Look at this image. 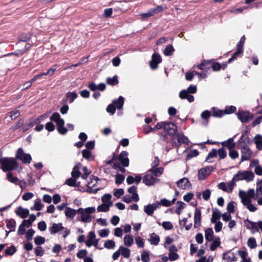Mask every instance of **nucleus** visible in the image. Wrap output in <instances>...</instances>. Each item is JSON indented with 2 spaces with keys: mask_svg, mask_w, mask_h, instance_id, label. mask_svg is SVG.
Here are the masks:
<instances>
[{
  "mask_svg": "<svg viewBox=\"0 0 262 262\" xmlns=\"http://www.w3.org/2000/svg\"><path fill=\"white\" fill-rule=\"evenodd\" d=\"M113 205V203H110V204L103 203L102 204L98 206L97 210L98 212H105L108 211L110 210V208Z\"/></svg>",
  "mask_w": 262,
  "mask_h": 262,
  "instance_id": "obj_26",
  "label": "nucleus"
},
{
  "mask_svg": "<svg viewBox=\"0 0 262 262\" xmlns=\"http://www.w3.org/2000/svg\"><path fill=\"white\" fill-rule=\"evenodd\" d=\"M162 61L161 56L157 54H154L152 56L151 60L150 62V66L151 69H155L157 68L158 64Z\"/></svg>",
  "mask_w": 262,
  "mask_h": 262,
  "instance_id": "obj_16",
  "label": "nucleus"
},
{
  "mask_svg": "<svg viewBox=\"0 0 262 262\" xmlns=\"http://www.w3.org/2000/svg\"><path fill=\"white\" fill-rule=\"evenodd\" d=\"M143 181L146 185L151 186L159 183L160 180L154 175L152 171L149 170L143 177Z\"/></svg>",
  "mask_w": 262,
  "mask_h": 262,
  "instance_id": "obj_7",
  "label": "nucleus"
},
{
  "mask_svg": "<svg viewBox=\"0 0 262 262\" xmlns=\"http://www.w3.org/2000/svg\"><path fill=\"white\" fill-rule=\"evenodd\" d=\"M33 196H34V194L33 193L26 192L23 195L22 199L23 200L27 201L31 199Z\"/></svg>",
  "mask_w": 262,
  "mask_h": 262,
  "instance_id": "obj_63",
  "label": "nucleus"
},
{
  "mask_svg": "<svg viewBox=\"0 0 262 262\" xmlns=\"http://www.w3.org/2000/svg\"><path fill=\"white\" fill-rule=\"evenodd\" d=\"M135 242L138 247L143 248L144 246V240L140 236H136L135 237Z\"/></svg>",
  "mask_w": 262,
  "mask_h": 262,
  "instance_id": "obj_46",
  "label": "nucleus"
},
{
  "mask_svg": "<svg viewBox=\"0 0 262 262\" xmlns=\"http://www.w3.org/2000/svg\"><path fill=\"white\" fill-rule=\"evenodd\" d=\"M80 174V172L79 170V168L77 166H76L74 167L73 171H72V178L74 179H77L79 178Z\"/></svg>",
  "mask_w": 262,
  "mask_h": 262,
  "instance_id": "obj_51",
  "label": "nucleus"
},
{
  "mask_svg": "<svg viewBox=\"0 0 262 262\" xmlns=\"http://www.w3.org/2000/svg\"><path fill=\"white\" fill-rule=\"evenodd\" d=\"M227 212L233 213L235 211V202L231 201L227 204Z\"/></svg>",
  "mask_w": 262,
  "mask_h": 262,
  "instance_id": "obj_49",
  "label": "nucleus"
},
{
  "mask_svg": "<svg viewBox=\"0 0 262 262\" xmlns=\"http://www.w3.org/2000/svg\"><path fill=\"white\" fill-rule=\"evenodd\" d=\"M248 247L251 249H254L256 248L257 244L255 239L253 237H250L247 242Z\"/></svg>",
  "mask_w": 262,
  "mask_h": 262,
  "instance_id": "obj_45",
  "label": "nucleus"
},
{
  "mask_svg": "<svg viewBox=\"0 0 262 262\" xmlns=\"http://www.w3.org/2000/svg\"><path fill=\"white\" fill-rule=\"evenodd\" d=\"M255 195V190L253 189H249L247 191L239 190L238 196L243 205L251 212H255L257 210V207L252 203V199Z\"/></svg>",
  "mask_w": 262,
  "mask_h": 262,
  "instance_id": "obj_1",
  "label": "nucleus"
},
{
  "mask_svg": "<svg viewBox=\"0 0 262 262\" xmlns=\"http://www.w3.org/2000/svg\"><path fill=\"white\" fill-rule=\"evenodd\" d=\"M178 187L184 190L189 189L191 188V184L187 178H183L178 181L177 183Z\"/></svg>",
  "mask_w": 262,
  "mask_h": 262,
  "instance_id": "obj_12",
  "label": "nucleus"
},
{
  "mask_svg": "<svg viewBox=\"0 0 262 262\" xmlns=\"http://www.w3.org/2000/svg\"><path fill=\"white\" fill-rule=\"evenodd\" d=\"M229 155L232 159H235L238 157V152L234 149L229 150Z\"/></svg>",
  "mask_w": 262,
  "mask_h": 262,
  "instance_id": "obj_59",
  "label": "nucleus"
},
{
  "mask_svg": "<svg viewBox=\"0 0 262 262\" xmlns=\"http://www.w3.org/2000/svg\"><path fill=\"white\" fill-rule=\"evenodd\" d=\"M0 168L4 171H10L14 169L17 166V162L13 158H1Z\"/></svg>",
  "mask_w": 262,
  "mask_h": 262,
  "instance_id": "obj_3",
  "label": "nucleus"
},
{
  "mask_svg": "<svg viewBox=\"0 0 262 262\" xmlns=\"http://www.w3.org/2000/svg\"><path fill=\"white\" fill-rule=\"evenodd\" d=\"M16 158L24 163H30L32 160L30 155L25 153L22 148L18 149L16 154Z\"/></svg>",
  "mask_w": 262,
  "mask_h": 262,
  "instance_id": "obj_9",
  "label": "nucleus"
},
{
  "mask_svg": "<svg viewBox=\"0 0 262 262\" xmlns=\"http://www.w3.org/2000/svg\"><path fill=\"white\" fill-rule=\"evenodd\" d=\"M254 178V173L250 170H239L233 178L235 182L238 181L245 180L247 182H250L253 180Z\"/></svg>",
  "mask_w": 262,
  "mask_h": 262,
  "instance_id": "obj_4",
  "label": "nucleus"
},
{
  "mask_svg": "<svg viewBox=\"0 0 262 262\" xmlns=\"http://www.w3.org/2000/svg\"><path fill=\"white\" fill-rule=\"evenodd\" d=\"M174 48L172 45H169L165 48L164 51V54L166 56H169L172 55L174 52Z\"/></svg>",
  "mask_w": 262,
  "mask_h": 262,
  "instance_id": "obj_43",
  "label": "nucleus"
},
{
  "mask_svg": "<svg viewBox=\"0 0 262 262\" xmlns=\"http://www.w3.org/2000/svg\"><path fill=\"white\" fill-rule=\"evenodd\" d=\"M82 155L83 158L92 160L94 159L93 156L92 155V152L88 150L84 149L82 151Z\"/></svg>",
  "mask_w": 262,
  "mask_h": 262,
  "instance_id": "obj_42",
  "label": "nucleus"
},
{
  "mask_svg": "<svg viewBox=\"0 0 262 262\" xmlns=\"http://www.w3.org/2000/svg\"><path fill=\"white\" fill-rule=\"evenodd\" d=\"M221 144L223 146L226 147L229 150L234 149L235 146V143L234 142L233 138L222 142Z\"/></svg>",
  "mask_w": 262,
  "mask_h": 262,
  "instance_id": "obj_25",
  "label": "nucleus"
},
{
  "mask_svg": "<svg viewBox=\"0 0 262 262\" xmlns=\"http://www.w3.org/2000/svg\"><path fill=\"white\" fill-rule=\"evenodd\" d=\"M109 232V229H104L99 230L98 231V234L101 237H106L108 235Z\"/></svg>",
  "mask_w": 262,
  "mask_h": 262,
  "instance_id": "obj_61",
  "label": "nucleus"
},
{
  "mask_svg": "<svg viewBox=\"0 0 262 262\" xmlns=\"http://www.w3.org/2000/svg\"><path fill=\"white\" fill-rule=\"evenodd\" d=\"M120 254L125 258H128L130 256V250L123 246H120L119 248Z\"/></svg>",
  "mask_w": 262,
  "mask_h": 262,
  "instance_id": "obj_37",
  "label": "nucleus"
},
{
  "mask_svg": "<svg viewBox=\"0 0 262 262\" xmlns=\"http://www.w3.org/2000/svg\"><path fill=\"white\" fill-rule=\"evenodd\" d=\"M243 52V50L237 49V51L233 54V56L228 60L227 63H230L235 59L237 57L241 55Z\"/></svg>",
  "mask_w": 262,
  "mask_h": 262,
  "instance_id": "obj_48",
  "label": "nucleus"
},
{
  "mask_svg": "<svg viewBox=\"0 0 262 262\" xmlns=\"http://www.w3.org/2000/svg\"><path fill=\"white\" fill-rule=\"evenodd\" d=\"M213 231L211 228H207L205 232V236L206 241L211 242L212 241Z\"/></svg>",
  "mask_w": 262,
  "mask_h": 262,
  "instance_id": "obj_38",
  "label": "nucleus"
},
{
  "mask_svg": "<svg viewBox=\"0 0 262 262\" xmlns=\"http://www.w3.org/2000/svg\"><path fill=\"white\" fill-rule=\"evenodd\" d=\"M224 258L227 260L228 262L236 261L237 260L236 257L234 254L232 253L226 254L224 255Z\"/></svg>",
  "mask_w": 262,
  "mask_h": 262,
  "instance_id": "obj_39",
  "label": "nucleus"
},
{
  "mask_svg": "<svg viewBox=\"0 0 262 262\" xmlns=\"http://www.w3.org/2000/svg\"><path fill=\"white\" fill-rule=\"evenodd\" d=\"M112 195L110 194H105L101 198V201L104 203H112L111 201Z\"/></svg>",
  "mask_w": 262,
  "mask_h": 262,
  "instance_id": "obj_50",
  "label": "nucleus"
},
{
  "mask_svg": "<svg viewBox=\"0 0 262 262\" xmlns=\"http://www.w3.org/2000/svg\"><path fill=\"white\" fill-rule=\"evenodd\" d=\"M88 238L85 242L86 246L88 247L94 245L97 246L98 243V240L96 238V235L94 232H89L88 236Z\"/></svg>",
  "mask_w": 262,
  "mask_h": 262,
  "instance_id": "obj_13",
  "label": "nucleus"
},
{
  "mask_svg": "<svg viewBox=\"0 0 262 262\" xmlns=\"http://www.w3.org/2000/svg\"><path fill=\"white\" fill-rule=\"evenodd\" d=\"M66 184H67L68 185L70 186H80V183L77 182L76 179H74L73 178L68 179L66 182Z\"/></svg>",
  "mask_w": 262,
  "mask_h": 262,
  "instance_id": "obj_47",
  "label": "nucleus"
},
{
  "mask_svg": "<svg viewBox=\"0 0 262 262\" xmlns=\"http://www.w3.org/2000/svg\"><path fill=\"white\" fill-rule=\"evenodd\" d=\"M128 152L124 151L121 152L118 157V159L121 164L125 167L129 165V159L127 158Z\"/></svg>",
  "mask_w": 262,
  "mask_h": 262,
  "instance_id": "obj_18",
  "label": "nucleus"
},
{
  "mask_svg": "<svg viewBox=\"0 0 262 262\" xmlns=\"http://www.w3.org/2000/svg\"><path fill=\"white\" fill-rule=\"evenodd\" d=\"M16 214L23 219H25L29 214V210L28 209L23 208L21 206H19L16 211Z\"/></svg>",
  "mask_w": 262,
  "mask_h": 262,
  "instance_id": "obj_24",
  "label": "nucleus"
},
{
  "mask_svg": "<svg viewBox=\"0 0 262 262\" xmlns=\"http://www.w3.org/2000/svg\"><path fill=\"white\" fill-rule=\"evenodd\" d=\"M196 92V87L195 85L189 86L187 90H184L180 92L179 97L181 99H187L189 102L194 101V97L189 94H194Z\"/></svg>",
  "mask_w": 262,
  "mask_h": 262,
  "instance_id": "obj_6",
  "label": "nucleus"
},
{
  "mask_svg": "<svg viewBox=\"0 0 262 262\" xmlns=\"http://www.w3.org/2000/svg\"><path fill=\"white\" fill-rule=\"evenodd\" d=\"M239 148L242 149L241 161L249 160L252 154L251 150L248 147L243 145H239Z\"/></svg>",
  "mask_w": 262,
  "mask_h": 262,
  "instance_id": "obj_11",
  "label": "nucleus"
},
{
  "mask_svg": "<svg viewBox=\"0 0 262 262\" xmlns=\"http://www.w3.org/2000/svg\"><path fill=\"white\" fill-rule=\"evenodd\" d=\"M67 97L70 99V102L72 103L77 97V94L75 92H69L67 94Z\"/></svg>",
  "mask_w": 262,
  "mask_h": 262,
  "instance_id": "obj_52",
  "label": "nucleus"
},
{
  "mask_svg": "<svg viewBox=\"0 0 262 262\" xmlns=\"http://www.w3.org/2000/svg\"><path fill=\"white\" fill-rule=\"evenodd\" d=\"M222 216L221 212L217 209H214L212 211V216L211 219V223L218 222Z\"/></svg>",
  "mask_w": 262,
  "mask_h": 262,
  "instance_id": "obj_27",
  "label": "nucleus"
},
{
  "mask_svg": "<svg viewBox=\"0 0 262 262\" xmlns=\"http://www.w3.org/2000/svg\"><path fill=\"white\" fill-rule=\"evenodd\" d=\"M64 228L62 226L61 223H54L49 228V230L52 234H55L58 232L63 230Z\"/></svg>",
  "mask_w": 262,
  "mask_h": 262,
  "instance_id": "obj_20",
  "label": "nucleus"
},
{
  "mask_svg": "<svg viewBox=\"0 0 262 262\" xmlns=\"http://www.w3.org/2000/svg\"><path fill=\"white\" fill-rule=\"evenodd\" d=\"M124 245L127 247H131L134 243L133 237L129 235H125L123 238Z\"/></svg>",
  "mask_w": 262,
  "mask_h": 262,
  "instance_id": "obj_32",
  "label": "nucleus"
},
{
  "mask_svg": "<svg viewBox=\"0 0 262 262\" xmlns=\"http://www.w3.org/2000/svg\"><path fill=\"white\" fill-rule=\"evenodd\" d=\"M142 179V177L140 175H137L134 178L133 176H128L126 179V182L128 184H132L135 182L136 183H139Z\"/></svg>",
  "mask_w": 262,
  "mask_h": 262,
  "instance_id": "obj_30",
  "label": "nucleus"
},
{
  "mask_svg": "<svg viewBox=\"0 0 262 262\" xmlns=\"http://www.w3.org/2000/svg\"><path fill=\"white\" fill-rule=\"evenodd\" d=\"M64 213L67 217L73 219L76 215V213H77V210H76L70 207H66Z\"/></svg>",
  "mask_w": 262,
  "mask_h": 262,
  "instance_id": "obj_28",
  "label": "nucleus"
},
{
  "mask_svg": "<svg viewBox=\"0 0 262 262\" xmlns=\"http://www.w3.org/2000/svg\"><path fill=\"white\" fill-rule=\"evenodd\" d=\"M107 82L111 85H116L118 83L117 76H115L113 78H108Z\"/></svg>",
  "mask_w": 262,
  "mask_h": 262,
  "instance_id": "obj_57",
  "label": "nucleus"
},
{
  "mask_svg": "<svg viewBox=\"0 0 262 262\" xmlns=\"http://www.w3.org/2000/svg\"><path fill=\"white\" fill-rule=\"evenodd\" d=\"M159 225H161L162 227L166 230H171L173 228L172 224L169 221L163 222L162 224L158 223Z\"/></svg>",
  "mask_w": 262,
  "mask_h": 262,
  "instance_id": "obj_41",
  "label": "nucleus"
},
{
  "mask_svg": "<svg viewBox=\"0 0 262 262\" xmlns=\"http://www.w3.org/2000/svg\"><path fill=\"white\" fill-rule=\"evenodd\" d=\"M237 253L242 259L241 262H252L250 257L248 256V252L246 250H239Z\"/></svg>",
  "mask_w": 262,
  "mask_h": 262,
  "instance_id": "obj_22",
  "label": "nucleus"
},
{
  "mask_svg": "<svg viewBox=\"0 0 262 262\" xmlns=\"http://www.w3.org/2000/svg\"><path fill=\"white\" fill-rule=\"evenodd\" d=\"M98 182V178L96 177H93L91 178V180L90 182H88L87 183V186L88 188L86 190V191L89 192H93L96 193L99 189V188H93L95 186H96Z\"/></svg>",
  "mask_w": 262,
  "mask_h": 262,
  "instance_id": "obj_14",
  "label": "nucleus"
},
{
  "mask_svg": "<svg viewBox=\"0 0 262 262\" xmlns=\"http://www.w3.org/2000/svg\"><path fill=\"white\" fill-rule=\"evenodd\" d=\"M43 204H42L40 199H37L34 201V205L30 208L31 210H40L43 207Z\"/></svg>",
  "mask_w": 262,
  "mask_h": 262,
  "instance_id": "obj_31",
  "label": "nucleus"
},
{
  "mask_svg": "<svg viewBox=\"0 0 262 262\" xmlns=\"http://www.w3.org/2000/svg\"><path fill=\"white\" fill-rule=\"evenodd\" d=\"M160 206L159 203L157 202L152 204H148L144 207V212L148 215H151L154 211Z\"/></svg>",
  "mask_w": 262,
  "mask_h": 262,
  "instance_id": "obj_15",
  "label": "nucleus"
},
{
  "mask_svg": "<svg viewBox=\"0 0 262 262\" xmlns=\"http://www.w3.org/2000/svg\"><path fill=\"white\" fill-rule=\"evenodd\" d=\"M176 138L178 143L180 144H187L189 142L188 139L182 134H178L176 136Z\"/></svg>",
  "mask_w": 262,
  "mask_h": 262,
  "instance_id": "obj_40",
  "label": "nucleus"
},
{
  "mask_svg": "<svg viewBox=\"0 0 262 262\" xmlns=\"http://www.w3.org/2000/svg\"><path fill=\"white\" fill-rule=\"evenodd\" d=\"M169 259L170 261H174L179 258V256L177 252H169L168 254Z\"/></svg>",
  "mask_w": 262,
  "mask_h": 262,
  "instance_id": "obj_60",
  "label": "nucleus"
},
{
  "mask_svg": "<svg viewBox=\"0 0 262 262\" xmlns=\"http://www.w3.org/2000/svg\"><path fill=\"white\" fill-rule=\"evenodd\" d=\"M235 185V182L232 179L231 181H229L226 183L224 182L219 183L218 185V188L227 193H231L233 191Z\"/></svg>",
  "mask_w": 262,
  "mask_h": 262,
  "instance_id": "obj_8",
  "label": "nucleus"
},
{
  "mask_svg": "<svg viewBox=\"0 0 262 262\" xmlns=\"http://www.w3.org/2000/svg\"><path fill=\"white\" fill-rule=\"evenodd\" d=\"M238 119L242 122H247L251 120L253 116L249 112L240 111L237 113Z\"/></svg>",
  "mask_w": 262,
  "mask_h": 262,
  "instance_id": "obj_10",
  "label": "nucleus"
},
{
  "mask_svg": "<svg viewBox=\"0 0 262 262\" xmlns=\"http://www.w3.org/2000/svg\"><path fill=\"white\" fill-rule=\"evenodd\" d=\"M124 194V190L122 188L114 190V195L117 198H119Z\"/></svg>",
  "mask_w": 262,
  "mask_h": 262,
  "instance_id": "obj_58",
  "label": "nucleus"
},
{
  "mask_svg": "<svg viewBox=\"0 0 262 262\" xmlns=\"http://www.w3.org/2000/svg\"><path fill=\"white\" fill-rule=\"evenodd\" d=\"M50 119L56 123L59 133L63 135L67 132V129L64 127V121L60 118V115L58 113L53 114Z\"/></svg>",
  "mask_w": 262,
  "mask_h": 262,
  "instance_id": "obj_5",
  "label": "nucleus"
},
{
  "mask_svg": "<svg viewBox=\"0 0 262 262\" xmlns=\"http://www.w3.org/2000/svg\"><path fill=\"white\" fill-rule=\"evenodd\" d=\"M113 103L118 109H121L124 103V98L122 96H120L117 100L113 101Z\"/></svg>",
  "mask_w": 262,
  "mask_h": 262,
  "instance_id": "obj_35",
  "label": "nucleus"
},
{
  "mask_svg": "<svg viewBox=\"0 0 262 262\" xmlns=\"http://www.w3.org/2000/svg\"><path fill=\"white\" fill-rule=\"evenodd\" d=\"M34 242L36 245H40L45 243V238L40 236H37L34 239Z\"/></svg>",
  "mask_w": 262,
  "mask_h": 262,
  "instance_id": "obj_56",
  "label": "nucleus"
},
{
  "mask_svg": "<svg viewBox=\"0 0 262 262\" xmlns=\"http://www.w3.org/2000/svg\"><path fill=\"white\" fill-rule=\"evenodd\" d=\"M120 221V218L117 215H113L111 219L110 222L114 226H116L118 224Z\"/></svg>",
  "mask_w": 262,
  "mask_h": 262,
  "instance_id": "obj_64",
  "label": "nucleus"
},
{
  "mask_svg": "<svg viewBox=\"0 0 262 262\" xmlns=\"http://www.w3.org/2000/svg\"><path fill=\"white\" fill-rule=\"evenodd\" d=\"M104 247L107 249H113L115 246V243L114 241L112 240H107L104 243Z\"/></svg>",
  "mask_w": 262,
  "mask_h": 262,
  "instance_id": "obj_54",
  "label": "nucleus"
},
{
  "mask_svg": "<svg viewBox=\"0 0 262 262\" xmlns=\"http://www.w3.org/2000/svg\"><path fill=\"white\" fill-rule=\"evenodd\" d=\"M141 258L142 262H149L150 256L149 253L146 251H144L141 255Z\"/></svg>",
  "mask_w": 262,
  "mask_h": 262,
  "instance_id": "obj_44",
  "label": "nucleus"
},
{
  "mask_svg": "<svg viewBox=\"0 0 262 262\" xmlns=\"http://www.w3.org/2000/svg\"><path fill=\"white\" fill-rule=\"evenodd\" d=\"M164 130L170 135H174L177 130L176 126L171 122H165Z\"/></svg>",
  "mask_w": 262,
  "mask_h": 262,
  "instance_id": "obj_17",
  "label": "nucleus"
},
{
  "mask_svg": "<svg viewBox=\"0 0 262 262\" xmlns=\"http://www.w3.org/2000/svg\"><path fill=\"white\" fill-rule=\"evenodd\" d=\"M186 206V204L183 202L178 201L176 205V212L180 215L183 209Z\"/></svg>",
  "mask_w": 262,
  "mask_h": 262,
  "instance_id": "obj_34",
  "label": "nucleus"
},
{
  "mask_svg": "<svg viewBox=\"0 0 262 262\" xmlns=\"http://www.w3.org/2000/svg\"><path fill=\"white\" fill-rule=\"evenodd\" d=\"M136 187L134 186H131L127 189L128 192L133 194V200L136 202L139 200L138 194L136 193Z\"/></svg>",
  "mask_w": 262,
  "mask_h": 262,
  "instance_id": "obj_29",
  "label": "nucleus"
},
{
  "mask_svg": "<svg viewBox=\"0 0 262 262\" xmlns=\"http://www.w3.org/2000/svg\"><path fill=\"white\" fill-rule=\"evenodd\" d=\"M96 211L94 207H89L85 208H80L77 210V213L80 214L81 221L83 223H90L93 220L92 214Z\"/></svg>",
  "mask_w": 262,
  "mask_h": 262,
  "instance_id": "obj_2",
  "label": "nucleus"
},
{
  "mask_svg": "<svg viewBox=\"0 0 262 262\" xmlns=\"http://www.w3.org/2000/svg\"><path fill=\"white\" fill-rule=\"evenodd\" d=\"M254 143L256 144L257 149L259 150L262 149V136L260 135H257L254 138Z\"/></svg>",
  "mask_w": 262,
  "mask_h": 262,
  "instance_id": "obj_33",
  "label": "nucleus"
},
{
  "mask_svg": "<svg viewBox=\"0 0 262 262\" xmlns=\"http://www.w3.org/2000/svg\"><path fill=\"white\" fill-rule=\"evenodd\" d=\"M221 245L220 238L219 237H215L210 246L211 251H214Z\"/></svg>",
  "mask_w": 262,
  "mask_h": 262,
  "instance_id": "obj_36",
  "label": "nucleus"
},
{
  "mask_svg": "<svg viewBox=\"0 0 262 262\" xmlns=\"http://www.w3.org/2000/svg\"><path fill=\"white\" fill-rule=\"evenodd\" d=\"M154 15L151 10H149L147 12L141 14V18L142 20H146L148 18Z\"/></svg>",
  "mask_w": 262,
  "mask_h": 262,
  "instance_id": "obj_55",
  "label": "nucleus"
},
{
  "mask_svg": "<svg viewBox=\"0 0 262 262\" xmlns=\"http://www.w3.org/2000/svg\"><path fill=\"white\" fill-rule=\"evenodd\" d=\"M217 154L219 155L221 159H224L227 155V152L223 148H220L217 150Z\"/></svg>",
  "mask_w": 262,
  "mask_h": 262,
  "instance_id": "obj_62",
  "label": "nucleus"
},
{
  "mask_svg": "<svg viewBox=\"0 0 262 262\" xmlns=\"http://www.w3.org/2000/svg\"><path fill=\"white\" fill-rule=\"evenodd\" d=\"M211 171L210 167H206L201 169L198 172V178L200 180H204L208 176Z\"/></svg>",
  "mask_w": 262,
  "mask_h": 262,
  "instance_id": "obj_21",
  "label": "nucleus"
},
{
  "mask_svg": "<svg viewBox=\"0 0 262 262\" xmlns=\"http://www.w3.org/2000/svg\"><path fill=\"white\" fill-rule=\"evenodd\" d=\"M7 179L11 183L17 184V183L19 181V180L15 177L13 176V174L11 172H9L7 174Z\"/></svg>",
  "mask_w": 262,
  "mask_h": 262,
  "instance_id": "obj_53",
  "label": "nucleus"
},
{
  "mask_svg": "<svg viewBox=\"0 0 262 262\" xmlns=\"http://www.w3.org/2000/svg\"><path fill=\"white\" fill-rule=\"evenodd\" d=\"M201 212L199 208H195L194 214V226L195 228L199 227L201 225Z\"/></svg>",
  "mask_w": 262,
  "mask_h": 262,
  "instance_id": "obj_19",
  "label": "nucleus"
},
{
  "mask_svg": "<svg viewBox=\"0 0 262 262\" xmlns=\"http://www.w3.org/2000/svg\"><path fill=\"white\" fill-rule=\"evenodd\" d=\"M159 236L155 233H152L149 234L148 241L152 245H157L160 242Z\"/></svg>",
  "mask_w": 262,
  "mask_h": 262,
  "instance_id": "obj_23",
  "label": "nucleus"
}]
</instances>
